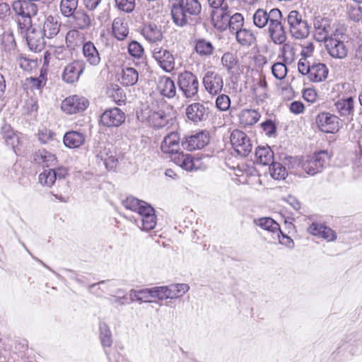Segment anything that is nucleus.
Returning <instances> with one entry per match:
<instances>
[{
  "mask_svg": "<svg viewBox=\"0 0 362 362\" xmlns=\"http://www.w3.org/2000/svg\"><path fill=\"white\" fill-rule=\"evenodd\" d=\"M238 117L240 123L247 127L256 124L260 118V114L255 110L245 109L240 112Z\"/></svg>",
  "mask_w": 362,
  "mask_h": 362,
  "instance_id": "7c9ffc66",
  "label": "nucleus"
},
{
  "mask_svg": "<svg viewBox=\"0 0 362 362\" xmlns=\"http://www.w3.org/2000/svg\"><path fill=\"white\" fill-rule=\"evenodd\" d=\"M135 223L141 230L148 231L156 227L157 218L154 212L153 214H148L147 217L141 220H135Z\"/></svg>",
  "mask_w": 362,
  "mask_h": 362,
  "instance_id": "a18cd8bd",
  "label": "nucleus"
},
{
  "mask_svg": "<svg viewBox=\"0 0 362 362\" xmlns=\"http://www.w3.org/2000/svg\"><path fill=\"white\" fill-rule=\"evenodd\" d=\"M281 12L278 8L271 9V19L268 23L269 35L275 44H282L286 40L284 28L281 23Z\"/></svg>",
  "mask_w": 362,
  "mask_h": 362,
  "instance_id": "20e7f679",
  "label": "nucleus"
},
{
  "mask_svg": "<svg viewBox=\"0 0 362 362\" xmlns=\"http://www.w3.org/2000/svg\"><path fill=\"white\" fill-rule=\"evenodd\" d=\"M84 69L83 61L74 60L64 67L62 74V80L66 83H74L78 81Z\"/></svg>",
  "mask_w": 362,
  "mask_h": 362,
  "instance_id": "ddd939ff",
  "label": "nucleus"
},
{
  "mask_svg": "<svg viewBox=\"0 0 362 362\" xmlns=\"http://www.w3.org/2000/svg\"><path fill=\"white\" fill-rule=\"evenodd\" d=\"M221 63L230 72L238 64L237 58L230 52L225 53L221 57Z\"/></svg>",
  "mask_w": 362,
  "mask_h": 362,
  "instance_id": "4d7b16f0",
  "label": "nucleus"
},
{
  "mask_svg": "<svg viewBox=\"0 0 362 362\" xmlns=\"http://www.w3.org/2000/svg\"><path fill=\"white\" fill-rule=\"evenodd\" d=\"M171 160L186 171L192 172L204 168L201 158L193 157L190 154L184 153L182 151L173 156Z\"/></svg>",
  "mask_w": 362,
  "mask_h": 362,
  "instance_id": "0eeeda50",
  "label": "nucleus"
},
{
  "mask_svg": "<svg viewBox=\"0 0 362 362\" xmlns=\"http://www.w3.org/2000/svg\"><path fill=\"white\" fill-rule=\"evenodd\" d=\"M152 298H156L159 300L168 299L167 286H155L151 288Z\"/></svg>",
  "mask_w": 362,
  "mask_h": 362,
  "instance_id": "052dcab7",
  "label": "nucleus"
},
{
  "mask_svg": "<svg viewBox=\"0 0 362 362\" xmlns=\"http://www.w3.org/2000/svg\"><path fill=\"white\" fill-rule=\"evenodd\" d=\"M244 24V18L240 13H235L233 15L230 14V21H228V28L230 30L237 31L242 29Z\"/></svg>",
  "mask_w": 362,
  "mask_h": 362,
  "instance_id": "5fc2aeb1",
  "label": "nucleus"
},
{
  "mask_svg": "<svg viewBox=\"0 0 362 362\" xmlns=\"http://www.w3.org/2000/svg\"><path fill=\"white\" fill-rule=\"evenodd\" d=\"M27 30L26 41L30 50L35 52H40L45 46V36L40 27H29Z\"/></svg>",
  "mask_w": 362,
  "mask_h": 362,
  "instance_id": "4468645a",
  "label": "nucleus"
},
{
  "mask_svg": "<svg viewBox=\"0 0 362 362\" xmlns=\"http://www.w3.org/2000/svg\"><path fill=\"white\" fill-rule=\"evenodd\" d=\"M235 33L238 42L243 46L249 47L256 42V35L250 29L242 28Z\"/></svg>",
  "mask_w": 362,
  "mask_h": 362,
  "instance_id": "2f4dec72",
  "label": "nucleus"
},
{
  "mask_svg": "<svg viewBox=\"0 0 362 362\" xmlns=\"http://www.w3.org/2000/svg\"><path fill=\"white\" fill-rule=\"evenodd\" d=\"M83 55L91 66H97L100 62V54L94 44L90 41L83 44Z\"/></svg>",
  "mask_w": 362,
  "mask_h": 362,
  "instance_id": "a878e982",
  "label": "nucleus"
},
{
  "mask_svg": "<svg viewBox=\"0 0 362 362\" xmlns=\"http://www.w3.org/2000/svg\"><path fill=\"white\" fill-rule=\"evenodd\" d=\"M113 151L105 146H98L95 150V155L98 159L105 162Z\"/></svg>",
  "mask_w": 362,
  "mask_h": 362,
  "instance_id": "e2e57ef3",
  "label": "nucleus"
},
{
  "mask_svg": "<svg viewBox=\"0 0 362 362\" xmlns=\"http://www.w3.org/2000/svg\"><path fill=\"white\" fill-rule=\"evenodd\" d=\"M335 107L341 117L353 116L354 112V101L352 97L337 100Z\"/></svg>",
  "mask_w": 362,
  "mask_h": 362,
  "instance_id": "c85d7f7f",
  "label": "nucleus"
},
{
  "mask_svg": "<svg viewBox=\"0 0 362 362\" xmlns=\"http://www.w3.org/2000/svg\"><path fill=\"white\" fill-rule=\"evenodd\" d=\"M117 7L126 13H131L135 8V0H115Z\"/></svg>",
  "mask_w": 362,
  "mask_h": 362,
  "instance_id": "13d9d810",
  "label": "nucleus"
},
{
  "mask_svg": "<svg viewBox=\"0 0 362 362\" xmlns=\"http://www.w3.org/2000/svg\"><path fill=\"white\" fill-rule=\"evenodd\" d=\"M86 140V136L79 132L71 131L64 136V144L69 148H76L83 145Z\"/></svg>",
  "mask_w": 362,
  "mask_h": 362,
  "instance_id": "bb28decb",
  "label": "nucleus"
},
{
  "mask_svg": "<svg viewBox=\"0 0 362 362\" xmlns=\"http://www.w3.org/2000/svg\"><path fill=\"white\" fill-rule=\"evenodd\" d=\"M34 160L44 166H54L57 163V158L54 154L45 150L41 149L34 155Z\"/></svg>",
  "mask_w": 362,
  "mask_h": 362,
  "instance_id": "c9c22d12",
  "label": "nucleus"
},
{
  "mask_svg": "<svg viewBox=\"0 0 362 362\" xmlns=\"http://www.w3.org/2000/svg\"><path fill=\"white\" fill-rule=\"evenodd\" d=\"M139 73L134 68L126 67L122 70L119 81L124 86H131L136 83Z\"/></svg>",
  "mask_w": 362,
  "mask_h": 362,
  "instance_id": "c756f323",
  "label": "nucleus"
},
{
  "mask_svg": "<svg viewBox=\"0 0 362 362\" xmlns=\"http://www.w3.org/2000/svg\"><path fill=\"white\" fill-rule=\"evenodd\" d=\"M299 72L303 75H309L311 65L306 58H300L298 63Z\"/></svg>",
  "mask_w": 362,
  "mask_h": 362,
  "instance_id": "338daca9",
  "label": "nucleus"
},
{
  "mask_svg": "<svg viewBox=\"0 0 362 362\" xmlns=\"http://www.w3.org/2000/svg\"><path fill=\"white\" fill-rule=\"evenodd\" d=\"M54 57L59 60L69 59L71 56L70 50L64 48V47H57L54 50Z\"/></svg>",
  "mask_w": 362,
  "mask_h": 362,
  "instance_id": "0e129e2a",
  "label": "nucleus"
},
{
  "mask_svg": "<svg viewBox=\"0 0 362 362\" xmlns=\"http://www.w3.org/2000/svg\"><path fill=\"white\" fill-rule=\"evenodd\" d=\"M157 90L164 97L172 98L176 95L175 82L168 76H159L157 81Z\"/></svg>",
  "mask_w": 362,
  "mask_h": 362,
  "instance_id": "4be33fe9",
  "label": "nucleus"
},
{
  "mask_svg": "<svg viewBox=\"0 0 362 362\" xmlns=\"http://www.w3.org/2000/svg\"><path fill=\"white\" fill-rule=\"evenodd\" d=\"M202 83L206 92L211 95H218L223 90V78L215 71H207L204 75Z\"/></svg>",
  "mask_w": 362,
  "mask_h": 362,
  "instance_id": "9b49d317",
  "label": "nucleus"
},
{
  "mask_svg": "<svg viewBox=\"0 0 362 362\" xmlns=\"http://www.w3.org/2000/svg\"><path fill=\"white\" fill-rule=\"evenodd\" d=\"M255 156L257 162L263 165H267L274 162V153L268 146L257 148Z\"/></svg>",
  "mask_w": 362,
  "mask_h": 362,
  "instance_id": "e433bc0d",
  "label": "nucleus"
},
{
  "mask_svg": "<svg viewBox=\"0 0 362 362\" xmlns=\"http://www.w3.org/2000/svg\"><path fill=\"white\" fill-rule=\"evenodd\" d=\"M142 34L145 39L150 42H156L163 39L161 27L154 23L146 24L142 29Z\"/></svg>",
  "mask_w": 362,
  "mask_h": 362,
  "instance_id": "cd10ccee",
  "label": "nucleus"
},
{
  "mask_svg": "<svg viewBox=\"0 0 362 362\" xmlns=\"http://www.w3.org/2000/svg\"><path fill=\"white\" fill-rule=\"evenodd\" d=\"M316 124L320 131L334 134L339 129V119L329 112L320 113L316 117Z\"/></svg>",
  "mask_w": 362,
  "mask_h": 362,
  "instance_id": "9d476101",
  "label": "nucleus"
},
{
  "mask_svg": "<svg viewBox=\"0 0 362 362\" xmlns=\"http://www.w3.org/2000/svg\"><path fill=\"white\" fill-rule=\"evenodd\" d=\"M107 94L112 100L118 105L124 102L126 95L122 88H119L117 85H112L108 89Z\"/></svg>",
  "mask_w": 362,
  "mask_h": 362,
  "instance_id": "3c124183",
  "label": "nucleus"
},
{
  "mask_svg": "<svg viewBox=\"0 0 362 362\" xmlns=\"http://www.w3.org/2000/svg\"><path fill=\"white\" fill-rule=\"evenodd\" d=\"M167 286L168 299H175L185 295L189 289L187 284H170Z\"/></svg>",
  "mask_w": 362,
  "mask_h": 362,
  "instance_id": "58836bf2",
  "label": "nucleus"
},
{
  "mask_svg": "<svg viewBox=\"0 0 362 362\" xmlns=\"http://www.w3.org/2000/svg\"><path fill=\"white\" fill-rule=\"evenodd\" d=\"M325 42L326 49L331 57L337 59H344L346 57L347 49L342 41L330 37Z\"/></svg>",
  "mask_w": 362,
  "mask_h": 362,
  "instance_id": "aec40b11",
  "label": "nucleus"
},
{
  "mask_svg": "<svg viewBox=\"0 0 362 362\" xmlns=\"http://www.w3.org/2000/svg\"><path fill=\"white\" fill-rule=\"evenodd\" d=\"M76 25L81 29H84L90 25L91 20L88 14L83 11H78L72 16Z\"/></svg>",
  "mask_w": 362,
  "mask_h": 362,
  "instance_id": "603ef678",
  "label": "nucleus"
},
{
  "mask_svg": "<svg viewBox=\"0 0 362 362\" xmlns=\"http://www.w3.org/2000/svg\"><path fill=\"white\" fill-rule=\"evenodd\" d=\"M100 339L103 347H110L112 344V332L108 325L105 322H100Z\"/></svg>",
  "mask_w": 362,
  "mask_h": 362,
  "instance_id": "79ce46f5",
  "label": "nucleus"
},
{
  "mask_svg": "<svg viewBox=\"0 0 362 362\" xmlns=\"http://www.w3.org/2000/svg\"><path fill=\"white\" fill-rule=\"evenodd\" d=\"M139 303L153 302L151 288L139 289Z\"/></svg>",
  "mask_w": 362,
  "mask_h": 362,
  "instance_id": "774afa93",
  "label": "nucleus"
},
{
  "mask_svg": "<svg viewBox=\"0 0 362 362\" xmlns=\"http://www.w3.org/2000/svg\"><path fill=\"white\" fill-rule=\"evenodd\" d=\"M291 35L296 39H304L310 33L308 22L302 19V16L297 11H291L287 17Z\"/></svg>",
  "mask_w": 362,
  "mask_h": 362,
  "instance_id": "7ed1b4c3",
  "label": "nucleus"
},
{
  "mask_svg": "<svg viewBox=\"0 0 362 362\" xmlns=\"http://www.w3.org/2000/svg\"><path fill=\"white\" fill-rule=\"evenodd\" d=\"M83 37L76 30H69L66 35V43L68 47L73 49L82 42Z\"/></svg>",
  "mask_w": 362,
  "mask_h": 362,
  "instance_id": "09e8293b",
  "label": "nucleus"
},
{
  "mask_svg": "<svg viewBox=\"0 0 362 362\" xmlns=\"http://www.w3.org/2000/svg\"><path fill=\"white\" fill-rule=\"evenodd\" d=\"M122 205L125 209L138 214V218L135 220H141L147 217L148 214H150L155 212L154 209L150 204L134 197H129L123 200Z\"/></svg>",
  "mask_w": 362,
  "mask_h": 362,
  "instance_id": "6e6552de",
  "label": "nucleus"
},
{
  "mask_svg": "<svg viewBox=\"0 0 362 362\" xmlns=\"http://www.w3.org/2000/svg\"><path fill=\"white\" fill-rule=\"evenodd\" d=\"M124 120L125 115L118 107L105 110L100 117L101 123L107 127H119Z\"/></svg>",
  "mask_w": 362,
  "mask_h": 362,
  "instance_id": "2eb2a0df",
  "label": "nucleus"
},
{
  "mask_svg": "<svg viewBox=\"0 0 362 362\" xmlns=\"http://www.w3.org/2000/svg\"><path fill=\"white\" fill-rule=\"evenodd\" d=\"M201 11L202 5L198 0H176L171 6L172 18L176 25L183 27Z\"/></svg>",
  "mask_w": 362,
  "mask_h": 362,
  "instance_id": "f257e3e1",
  "label": "nucleus"
},
{
  "mask_svg": "<svg viewBox=\"0 0 362 362\" xmlns=\"http://www.w3.org/2000/svg\"><path fill=\"white\" fill-rule=\"evenodd\" d=\"M308 230L313 235L323 238L327 242L334 241L337 239L335 231L321 223H313Z\"/></svg>",
  "mask_w": 362,
  "mask_h": 362,
  "instance_id": "412c9836",
  "label": "nucleus"
},
{
  "mask_svg": "<svg viewBox=\"0 0 362 362\" xmlns=\"http://www.w3.org/2000/svg\"><path fill=\"white\" fill-rule=\"evenodd\" d=\"M112 33L119 40H123L129 34L127 23L122 18H116L112 23Z\"/></svg>",
  "mask_w": 362,
  "mask_h": 362,
  "instance_id": "f704fd0d",
  "label": "nucleus"
},
{
  "mask_svg": "<svg viewBox=\"0 0 362 362\" xmlns=\"http://www.w3.org/2000/svg\"><path fill=\"white\" fill-rule=\"evenodd\" d=\"M269 173L275 180H284L288 175L286 168L276 162H272L269 166Z\"/></svg>",
  "mask_w": 362,
  "mask_h": 362,
  "instance_id": "49530a36",
  "label": "nucleus"
},
{
  "mask_svg": "<svg viewBox=\"0 0 362 362\" xmlns=\"http://www.w3.org/2000/svg\"><path fill=\"white\" fill-rule=\"evenodd\" d=\"M88 106V100L82 96L71 95L65 98L61 105L62 111L72 115L85 110Z\"/></svg>",
  "mask_w": 362,
  "mask_h": 362,
  "instance_id": "1a4fd4ad",
  "label": "nucleus"
},
{
  "mask_svg": "<svg viewBox=\"0 0 362 362\" xmlns=\"http://www.w3.org/2000/svg\"><path fill=\"white\" fill-rule=\"evenodd\" d=\"M177 84L185 98H193L197 95L199 81L197 77L192 72L186 71L180 74Z\"/></svg>",
  "mask_w": 362,
  "mask_h": 362,
  "instance_id": "39448f33",
  "label": "nucleus"
},
{
  "mask_svg": "<svg viewBox=\"0 0 362 362\" xmlns=\"http://www.w3.org/2000/svg\"><path fill=\"white\" fill-rule=\"evenodd\" d=\"M153 57L166 72L172 71L175 68V58L170 51L162 47H156L153 50Z\"/></svg>",
  "mask_w": 362,
  "mask_h": 362,
  "instance_id": "f8f14e48",
  "label": "nucleus"
},
{
  "mask_svg": "<svg viewBox=\"0 0 362 362\" xmlns=\"http://www.w3.org/2000/svg\"><path fill=\"white\" fill-rule=\"evenodd\" d=\"M230 139L231 145L239 155L246 156L252 151V142L243 132L238 129L233 130L230 134Z\"/></svg>",
  "mask_w": 362,
  "mask_h": 362,
  "instance_id": "423d86ee",
  "label": "nucleus"
},
{
  "mask_svg": "<svg viewBox=\"0 0 362 362\" xmlns=\"http://www.w3.org/2000/svg\"><path fill=\"white\" fill-rule=\"evenodd\" d=\"M161 151L165 154H170L171 158L178 153L180 150V138L177 132H173L165 136L160 146Z\"/></svg>",
  "mask_w": 362,
  "mask_h": 362,
  "instance_id": "a211bd4d",
  "label": "nucleus"
},
{
  "mask_svg": "<svg viewBox=\"0 0 362 362\" xmlns=\"http://www.w3.org/2000/svg\"><path fill=\"white\" fill-rule=\"evenodd\" d=\"M57 180L55 170H45L39 175V182L41 185L47 187H52Z\"/></svg>",
  "mask_w": 362,
  "mask_h": 362,
  "instance_id": "de8ad7c7",
  "label": "nucleus"
},
{
  "mask_svg": "<svg viewBox=\"0 0 362 362\" xmlns=\"http://www.w3.org/2000/svg\"><path fill=\"white\" fill-rule=\"evenodd\" d=\"M209 141V137L208 134L205 132H200L187 137L185 144L187 150L194 151L204 148Z\"/></svg>",
  "mask_w": 362,
  "mask_h": 362,
  "instance_id": "5701e85b",
  "label": "nucleus"
},
{
  "mask_svg": "<svg viewBox=\"0 0 362 362\" xmlns=\"http://www.w3.org/2000/svg\"><path fill=\"white\" fill-rule=\"evenodd\" d=\"M273 239L278 240L280 244L285 245L290 249H293L294 247L293 240L289 236L283 234L282 232L281 234L275 235L273 237Z\"/></svg>",
  "mask_w": 362,
  "mask_h": 362,
  "instance_id": "69168bd1",
  "label": "nucleus"
},
{
  "mask_svg": "<svg viewBox=\"0 0 362 362\" xmlns=\"http://www.w3.org/2000/svg\"><path fill=\"white\" fill-rule=\"evenodd\" d=\"M283 62L291 64L296 59V49L294 47L289 43L284 44L281 49V56Z\"/></svg>",
  "mask_w": 362,
  "mask_h": 362,
  "instance_id": "c03bdc74",
  "label": "nucleus"
},
{
  "mask_svg": "<svg viewBox=\"0 0 362 362\" xmlns=\"http://www.w3.org/2000/svg\"><path fill=\"white\" fill-rule=\"evenodd\" d=\"M270 19L271 11L268 13L264 8H258L252 16L254 25L259 28H263L268 25Z\"/></svg>",
  "mask_w": 362,
  "mask_h": 362,
  "instance_id": "4c0bfd02",
  "label": "nucleus"
},
{
  "mask_svg": "<svg viewBox=\"0 0 362 362\" xmlns=\"http://www.w3.org/2000/svg\"><path fill=\"white\" fill-rule=\"evenodd\" d=\"M209 109L202 103H193L187 106V118L194 123H198L208 118Z\"/></svg>",
  "mask_w": 362,
  "mask_h": 362,
  "instance_id": "dca6fc26",
  "label": "nucleus"
},
{
  "mask_svg": "<svg viewBox=\"0 0 362 362\" xmlns=\"http://www.w3.org/2000/svg\"><path fill=\"white\" fill-rule=\"evenodd\" d=\"M61 23L59 17L49 16L46 18L41 29L44 35L47 38H52L56 36L60 30Z\"/></svg>",
  "mask_w": 362,
  "mask_h": 362,
  "instance_id": "b1692460",
  "label": "nucleus"
},
{
  "mask_svg": "<svg viewBox=\"0 0 362 362\" xmlns=\"http://www.w3.org/2000/svg\"><path fill=\"white\" fill-rule=\"evenodd\" d=\"M129 53L135 58H140L144 53L142 46L136 41H132L128 46Z\"/></svg>",
  "mask_w": 362,
  "mask_h": 362,
  "instance_id": "680f3d73",
  "label": "nucleus"
},
{
  "mask_svg": "<svg viewBox=\"0 0 362 362\" xmlns=\"http://www.w3.org/2000/svg\"><path fill=\"white\" fill-rule=\"evenodd\" d=\"M267 83L262 80H259L256 84L254 85L252 88L253 95L258 101H262L266 97V88Z\"/></svg>",
  "mask_w": 362,
  "mask_h": 362,
  "instance_id": "6e6d98bb",
  "label": "nucleus"
},
{
  "mask_svg": "<svg viewBox=\"0 0 362 362\" xmlns=\"http://www.w3.org/2000/svg\"><path fill=\"white\" fill-rule=\"evenodd\" d=\"M314 37L318 42H326L332 36V28L329 21L320 16L315 17L313 21Z\"/></svg>",
  "mask_w": 362,
  "mask_h": 362,
  "instance_id": "f3484780",
  "label": "nucleus"
},
{
  "mask_svg": "<svg viewBox=\"0 0 362 362\" xmlns=\"http://www.w3.org/2000/svg\"><path fill=\"white\" fill-rule=\"evenodd\" d=\"M148 122L156 128H162L168 123V117L163 111L151 112L148 117Z\"/></svg>",
  "mask_w": 362,
  "mask_h": 362,
  "instance_id": "ea45409f",
  "label": "nucleus"
},
{
  "mask_svg": "<svg viewBox=\"0 0 362 362\" xmlns=\"http://www.w3.org/2000/svg\"><path fill=\"white\" fill-rule=\"evenodd\" d=\"M230 105V98L225 94L219 95L216 100V106L221 111H226Z\"/></svg>",
  "mask_w": 362,
  "mask_h": 362,
  "instance_id": "bf43d9fd",
  "label": "nucleus"
},
{
  "mask_svg": "<svg viewBox=\"0 0 362 362\" xmlns=\"http://www.w3.org/2000/svg\"><path fill=\"white\" fill-rule=\"evenodd\" d=\"M286 65L287 64L283 62H276L273 64L272 66V72L276 79L282 80L286 77L288 72Z\"/></svg>",
  "mask_w": 362,
  "mask_h": 362,
  "instance_id": "864d4df0",
  "label": "nucleus"
},
{
  "mask_svg": "<svg viewBox=\"0 0 362 362\" xmlns=\"http://www.w3.org/2000/svg\"><path fill=\"white\" fill-rule=\"evenodd\" d=\"M329 160L328 153L325 151H320L305 159L302 162V168L308 175H315L323 170L328 165Z\"/></svg>",
  "mask_w": 362,
  "mask_h": 362,
  "instance_id": "f03ea898",
  "label": "nucleus"
},
{
  "mask_svg": "<svg viewBox=\"0 0 362 362\" xmlns=\"http://www.w3.org/2000/svg\"><path fill=\"white\" fill-rule=\"evenodd\" d=\"M194 46L195 52L202 57H210L215 49L211 41L202 37L194 39Z\"/></svg>",
  "mask_w": 362,
  "mask_h": 362,
  "instance_id": "393cba45",
  "label": "nucleus"
},
{
  "mask_svg": "<svg viewBox=\"0 0 362 362\" xmlns=\"http://www.w3.org/2000/svg\"><path fill=\"white\" fill-rule=\"evenodd\" d=\"M78 3V0H61V13L65 17L72 16L77 8Z\"/></svg>",
  "mask_w": 362,
  "mask_h": 362,
  "instance_id": "37998d69",
  "label": "nucleus"
},
{
  "mask_svg": "<svg viewBox=\"0 0 362 362\" xmlns=\"http://www.w3.org/2000/svg\"><path fill=\"white\" fill-rule=\"evenodd\" d=\"M16 62L22 69L26 71H30L37 66L36 59L28 58L23 54L17 56Z\"/></svg>",
  "mask_w": 362,
  "mask_h": 362,
  "instance_id": "8fccbe9b",
  "label": "nucleus"
},
{
  "mask_svg": "<svg viewBox=\"0 0 362 362\" xmlns=\"http://www.w3.org/2000/svg\"><path fill=\"white\" fill-rule=\"evenodd\" d=\"M255 222L262 229L271 233L272 234V237H274L275 235L281 234V230L279 223L271 218H260L257 220H255Z\"/></svg>",
  "mask_w": 362,
  "mask_h": 362,
  "instance_id": "72a5a7b5",
  "label": "nucleus"
},
{
  "mask_svg": "<svg viewBox=\"0 0 362 362\" xmlns=\"http://www.w3.org/2000/svg\"><path fill=\"white\" fill-rule=\"evenodd\" d=\"M328 69L324 64H314L308 75V78L312 82H320L327 78Z\"/></svg>",
  "mask_w": 362,
  "mask_h": 362,
  "instance_id": "473e14b6",
  "label": "nucleus"
},
{
  "mask_svg": "<svg viewBox=\"0 0 362 362\" xmlns=\"http://www.w3.org/2000/svg\"><path fill=\"white\" fill-rule=\"evenodd\" d=\"M13 10H15L18 15V21L21 28H28L31 24V18L30 14L22 8V5L20 1L14 3Z\"/></svg>",
  "mask_w": 362,
  "mask_h": 362,
  "instance_id": "a19ab883",
  "label": "nucleus"
},
{
  "mask_svg": "<svg viewBox=\"0 0 362 362\" xmlns=\"http://www.w3.org/2000/svg\"><path fill=\"white\" fill-rule=\"evenodd\" d=\"M211 21L216 28L220 30H226L230 21V11L228 7L216 8L211 13Z\"/></svg>",
  "mask_w": 362,
  "mask_h": 362,
  "instance_id": "6ab92c4d",
  "label": "nucleus"
}]
</instances>
